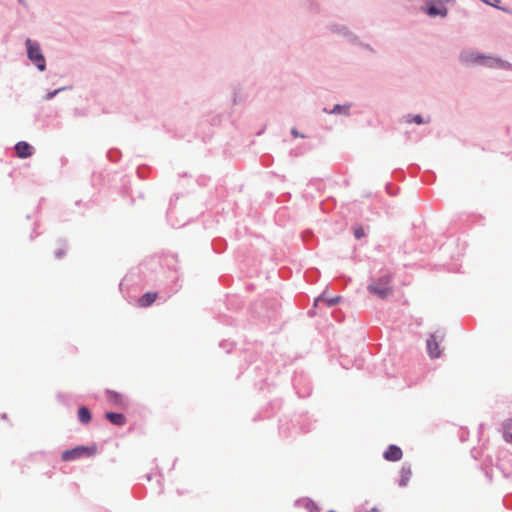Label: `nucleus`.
<instances>
[{
	"label": "nucleus",
	"instance_id": "f257e3e1",
	"mask_svg": "<svg viewBox=\"0 0 512 512\" xmlns=\"http://www.w3.org/2000/svg\"><path fill=\"white\" fill-rule=\"evenodd\" d=\"M421 11L431 19L446 18L448 16L447 4L455 3L456 0H420Z\"/></svg>",
	"mask_w": 512,
	"mask_h": 512
},
{
	"label": "nucleus",
	"instance_id": "f03ea898",
	"mask_svg": "<svg viewBox=\"0 0 512 512\" xmlns=\"http://www.w3.org/2000/svg\"><path fill=\"white\" fill-rule=\"evenodd\" d=\"M369 293L384 300L393 293L392 278L389 274H384L377 279H372L367 286Z\"/></svg>",
	"mask_w": 512,
	"mask_h": 512
},
{
	"label": "nucleus",
	"instance_id": "7ed1b4c3",
	"mask_svg": "<svg viewBox=\"0 0 512 512\" xmlns=\"http://www.w3.org/2000/svg\"><path fill=\"white\" fill-rule=\"evenodd\" d=\"M26 53L29 61L38 69L40 72H44L46 70V58L42 52L40 44L27 38L25 40Z\"/></svg>",
	"mask_w": 512,
	"mask_h": 512
},
{
	"label": "nucleus",
	"instance_id": "20e7f679",
	"mask_svg": "<svg viewBox=\"0 0 512 512\" xmlns=\"http://www.w3.org/2000/svg\"><path fill=\"white\" fill-rule=\"evenodd\" d=\"M483 53L472 49L465 48L462 49L459 53L458 59L459 62L464 66H480L482 64Z\"/></svg>",
	"mask_w": 512,
	"mask_h": 512
},
{
	"label": "nucleus",
	"instance_id": "39448f33",
	"mask_svg": "<svg viewBox=\"0 0 512 512\" xmlns=\"http://www.w3.org/2000/svg\"><path fill=\"white\" fill-rule=\"evenodd\" d=\"M97 448L95 446H77L73 449L65 450L62 453L63 461H72L79 459L83 456H93L96 453Z\"/></svg>",
	"mask_w": 512,
	"mask_h": 512
},
{
	"label": "nucleus",
	"instance_id": "423d86ee",
	"mask_svg": "<svg viewBox=\"0 0 512 512\" xmlns=\"http://www.w3.org/2000/svg\"><path fill=\"white\" fill-rule=\"evenodd\" d=\"M481 67L489 68V69L512 71V64L509 61L504 60L500 57L487 55L484 53H483V57H482Z\"/></svg>",
	"mask_w": 512,
	"mask_h": 512
},
{
	"label": "nucleus",
	"instance_id": "0eeeda50",
	"mask_svg": "<svg viewBox=\"0 0 512 512\" xmlns=\"http://www.w3.org/2000/svg\"><path fill=\"white\" fill-rule=\"evenodd\" d=\"M337 361L344 369H349L353 366L360 368L363 365V359L360 354H338Z\"/></svg>",
	"mask_w": 512,
	"mask_h": 512
},
{
	"label": "nucleus",
	"instance_id": "6e6552de",
	"mask_svg": "<svg viewBox=\"0 0 512 512\" xmlns=\"http://www.w3.org/2000/svg\"><path fill=\"white\" fill-rule=\"evenodd\" d=\"M329 30L342 36L351 45L357 40L358 37V35L351 31L349 27L339 23L330 24Z\"/></svg>",
	"mask_w": 512,
	"mask_h": 512
},
{
	"label": "nucleus",
	"instance_id": "1a4fd4ad",
	"mask_svg": "<svg viewBox=\"0 0 512 512\" xmlns=\"http://www.w3.org/2000/svg\"><path fill=\"white\" fill-rule=\"evenodd\" d=\"M15 153L20 159H26L33 154V147L26 141H19L15 144Z\"/></svg>",
	"mask_w": 512,
	"mask_h": 512
},
{
	"label": "nucleus",
	"instance_id": "9d476101",
	"mask_svg": "<svg viewBox=\"0 0 512 512\" xmlns=\"http://www.w3.org/2000/svg\"><path fill=\"white\" fill-rule=\"evenodd\" d=\"M442 337L443 336L440 334V331L430 334V336L426 340L427 352H442L439 348V344Z\"/></svg>",
	"mask_w": 512,
	"mask_h": 512
},
{
	"label": "nucleus",
	"instance_id": "9b49d317",
	"mask_svg": "<svg viewBox=\"0 0 512 512\" xmlns=\"http://www.w3.org/2000/svg\"><path fill=\"white\" fill-rule=\"evenodd\" d=\"M402 455H403V453H402L401 448L397 445L391 444L388 446V448L384 452L383 457L387 461L395 462V461H399L402 458Z\"/></svg>",
	"mask_w": 512,
	"mask_h": 512
},
{
	"label": "nucleus",
	"instance_id": "f8f14e48",
	"mask_svg": "<svg viewBox=\"0 0 512 512\" xmlns=\"http://www.w3.org/2000/svg\"><path fill=\"white\" fill-rule=\"evenodd\" d=\"M106 396H107V400L110 403H112L113 405L120 407V408H123L126 406L125 398L119 392L107 389Z\"/></svg>",
	"mask_w": 512,
	"mask_h": 512
},
{
	"label": "nucleus",
	"instance_id": "ddd939ff",
	"mask_svg": "<svg viewBox=\"0 0 512 512\" xmlns=\"http://www.w3.org/2000/svg\"><path fill=\"white\" fill-rule=\"evenodd\" d=\"M341 300L340 296L327 297L326 293L323 292L314 300V307H317L319 303H325L327 307L331 308L337 305Z\"/></svg>",
	"mask_w": 512,
	"mask_h": 512
},
{
	"label": "nucleus",
	"instance_id": "4468645a",
	"mask_svg": "<svg viewBox=\"0 0 512 512\" xmlns=\"http://www.w3.org/2000/svg\"><path fill=\"white\" fill-rule=\"evenodd\" d=\"M105 418L110 423H112L113 425H116V426H123L126 423L125 415L122 413H118V412H112V411L106 412Z\"/></svg>",
	"mask_w": 512,
	"mask_h": 512
},
{
	"label": "nucleus",
	"instance_id": "2eb2a0df",
	"mask_svg": "<svg viewBox=\"0 0 512 512\" xmlns=\"http://www.w3.org/2000/svg\"><path fill=\"white\" fill-rule=\"evenodd\" d=\"M403 121L405 123H415L417 125H422V124H428L431 122V117L428 116L427 118H424L422 115L420 114H407L403 117Z\"/></svg>",
	"mask_w": 512,
	"mask_h": 512
},
{
	"label": "nucleus",
	"instance_id": "dca6fc26",
	"mask_svg": "<svg viewBox=\"0 0 512 512\" xmlns=\"http://www.w3.org/2000/svg\"><path fill=\"white\" fill-rule=\"evenodd\" d=\"M412 475L411 466L408 463H404L401 470H400V480H399V486L405 487L407 486L410 477Z\"/></svg>",
	"mask_w": 512,
	"mask_h": 512
},
{
	"label": "nucleus",
	"instance_id": "f3484780",
	"mask_svg": "<svg viewBox=\"0 0 512 512\" xmlns=\"http://www.w3.org/2000/svg\"><path fill=\"white\" fill-rule=\"evenodd\" d=\"M350 108H351V104H344V105L336 104L333 106V108L331 110L324 108L323 111L326 113H329V114H335V115L342 114L345 116H349Z\"/></svg>",
	"mask_w": 512,
	"mask_h": 512
},
{
	"label": "nucleus",
	"instance_id": "a211bd4d",
	"mask_svg": "<svg viewBox=\"0 0 512 512\" xmlns=\"http://www.w3.org/2000/svg\"><path fill=\"white\" fill-rule=\"evenodd\" d=\"M156 298H157V293L146 292L139 298L138 304L140 307H148L156 300Z\"/></svg>",
	"mask_w": 512,
	"mask_h": 512
},
{
	"label": "nucleus",
	"instance_id": "6ab92c4d",
	"mask_svg": "<svg viewBox=\"0 0 512 512\" xmlns=\"http://www.w3.org/2000/svg\"><path fill=\"white\" fill-rule=\"evenodd\" d=\"M78 419H79L80 423L88 424L91 421V419H92L91 411L87 407H85V406L79 407V409H78Z\"/></svg>",
	"mask_w": 512,
	"mask_h": 512
},
{
	"label": "nucleus",
	"instance_id": "aec40b11",
	"mask_svg": "<svg viewBox=\"0 0 512 512\" xmlns=\"http://www.w3.org/2000/svg\"><path fill=\"white\" fill-rule=\"evenodd\" d=\"M360 49H362L363 51H366L370 54H375L376 53V50L369 44V43H366L364 41H362L359 36L357 37V40L352 44Z\"/></svg>",
	"mask_w": 512,
	"mask_h": 512
},
{
	"label": "nucleus",
	"instance_id": "412c9836",
	"mask_svg": "<svg viewBox=\"0 0 512 512\" xmlns=\"http://www.w3.org/2000/svg\"><path fill=\"white\" fill-rule=\"evenodd\" d=\"M73 87L71 85L69 86H63V87H60V88H57L55 90H52V91H49L44 97L43 99L45 101H50L52 100L55 96H57L59 93L63 92V91H66V90H71Z\"/></svg>",
	"mask_w": 512,
	"mask_h": 512
},
{
	"label": "nucleus",
	"instance_id": "4be33fe9",
	"mask_svg": "<svg viewBox=\"0 0 512 512\" xmlns=\"http://www.w3.org/2000/svg\"><path fill=\"white\" fill-rule=\"evenodd\" d=\"M503 436L507 442H512V420H509L504 424Z\"/></svg>",
	"mask_w": 512,
	"mask_h": 512
},
{
	"label": "nucleus",
	"instance_id": "5701e85b",
	"mask_svg": "<svg viewBox=\"0 0 512 512\" xmlns=\"http://www.w3.org/2000/svg\"><path fill=\"white\" fill-rule=\"evenodd\" d=\"M481 2L485 3L486 5L492 6L496 9H499L503 12L510 13V9L507 7L500 6V0H480Z\"/></svg>",
	"mask_w": 512,
	"mask_h": 512
},
{
	"label": "nucleus",
	"instance_id": "b1692460",
	"mask_svg": "<svg viewBox=\"0 0 512 512\" xmlns=\"http://www.w3.org/2000/svg\"><path fill=\"white\" fill-rule=\"evenodd\" d=\"M120 151L118 149H111L109 152H108V158L112 161V162H117L120 158Z\"/></svg>",
	"mask_w": 512,
	"mask_h": 512
},
{
	"label": "nucleus",
	"instance_id": "393cba45",
	"mask_svg": "<svg viewBox=\"0 0 512 512\" xmlns=\"http://www.w3.org/2000/svg\"><path fill=\"white\" fill-rule=\"evenodd\" d=\"M304 502H305V507L308 511L314 512L317 509L316 503L314 501H312L311 499H305Z\"/></svg>",
	"mask_w": 512,
	"mask_h": 512
},
{
	"label": "nucleus",
	"instance_id": "a878e982",
	"mask_svg": "<svg viewBox=\"0 0 512 512\" xmlns=\"http://www.w3.org/2000/svg\"><path fill=\"white\" fill-rule=\"evenodd\" d=\"M365 235L363 227L359 226L354 229V236L356 239H361Z\"/></svg>",
	"mask_w": 512,
	"mask_h": 512
},
{
	"label": "nucleus",
	"instance_id": "bb28decb",
	"mask_svg": "<svg viewBox=\"0 0 512 512\" xmlns=\"http://www.w3.org/2000/svg\"><path fill=\"white\" fill-rule=\"evenodd\" d=\"M291 135L295 138H306V135L299 132L295 127L291 129Z\"/></svg>",
	"mask_w": 512,
	"mask_h": 512
},
{
	"label": "nucleus",
	"instance_id": "cd10ccee",
	"mask_svg": "<svg viewBox=\"0 0 512 512\" xmlns=\"http://www.w3.org/2000/svg\"><path fill=\"white\" fill-rule=\"evenodd\" d=\"M65 253H66L65 248H59V249H57V250L55 251V257H56L57 259H60L61 257H63V256L65 255Z\"/></svg>",
	"mask_w": 512,
	"mask_h": 512
},
{
	"label": "nucleus",
	"instance_id": "c85d7f7f",
	"mask_svg": "<svg viewBox=\"0 0 512 512\" xmlns=\"http://www.w3.org/2000/svg\"><path fill=\"white\" fill-rule=\"evenodd\" d=\"M17 1L24 8H28V3L26 2V0H17Z\"/></svg>",
	"mask_w": 512,
	"mask_h": 512
},
{
	"label": "nucleus",
	"instance_id": "c756f323",
	"mask_svg": "<svg viewBox=\"0 0 512 512\" xmlns=\"http://www.w3.org/2000/svg\"><path fill=\"white\" fill-rule=\"evenodd\" d=\"M431 359H435V358H439L442 354H438V353H435V354H429Z\"/></svg>",
	"mask_w": 512,
	"mask_h": 512
},
{
	"label": "nucleus",
	"instance_id": "7c9ffc66",
	"mask_svg": "<svg viewBox=\"0 0 512 512\" xmlns=\"http://www.w3.org/2000/svg\"><path fill=\"white\" fill-rule=\"evenodd\" d=\"M171 213H172V211H171V210H169V211H168V217H170V216H171Z\"/></svg>",
	"mask_w": 512,
	"mask_h": 512
},
{
	"label": "nucleus",
	"instance_id": "2f4dec72",
	"mask_svg": "<svg viewBox=\"0 0 512 512\" xmlns=\"http://www.w3.org/2000/svg\"><path fill=\"white\" fill-rule=\"evenodd\" d=\"M510 13L512 14V9H511Z\"/></svg>",
	"mask_w": 512,
	"mask_h": 512
}]
</instances>
